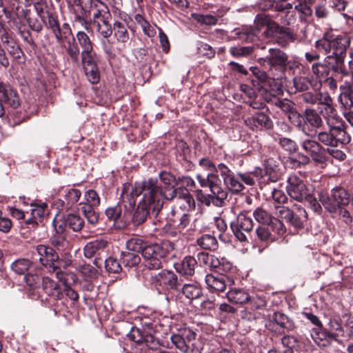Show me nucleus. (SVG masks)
<instances>
[{"mask_svg":"<svg viewBox=\"0 0 353 353\" xmlns=\"http://www.w3.org/2000/svg\"><path fill=\"white\" fill-rule=\"evenodd\" d=\"M34 256H37L39 262L45 267L49 268L53 272H56L57 277L61 279L63 273L59 270L55 263L59 259L57 252L51 247L44 245H39L33 252Z\"/></svg>","mask_w":353,"mask_h":353,"instance_id":"10","label":"nucleus"},{"mask_svg":"<svg viewBox=\"0 0 353 353\" xmlns=\"http://www.w3.org/2000/svg\"><path fill=\"white\" fill-rule=\"evenodd\" d=\"M48 27L52 30L53 32L55 39H57V35H60L59 34V23L57 17L54 16L52 14H48Z\"/></svg>","mask_w":353,"mask_h":353,"instance_id":"54","label":"nucleus"},{"mask_svg":"<svg viewBox=\"0 0 353 353\" xmlns=\"http://www.w3.org/2000/svg\"><path fill=\"white\" fill-rule=\"evenodd\" d=\"M310 74V87L314 92H310V112H321V115L332 114L334 108L332 99L325 90H322V83L325 81L331 90H335L337 83L332 77L327 78L328 68L325 65L315 63L312 67Z\"/></svg>","mask_w":353,"mask_h":353,"instance_id":"3","label":"nucleus"},{"mask_svg":"<svg viewBox=\"0 0 353 353\" xmlns=\"http://www.w3.org/2000/svg\"><path fill=\"white\" fill-rule=\"evenodd\" d=\"M79 272L88 278H95L98 275V271L96 268L90 264H84L79 266Z\"/></svg>","mask_w":353,"mask_h":353,"instance_id":"56","label":"nucleus"},{"mask_svg":"<svg viewBox=\"0 0 353 353\" xmlns=\"http://www.w3.org/2000/svg\"><path fill=\"white\" fill-rule=\"evenodd\" d=\"M254 48L251 46L244 47H231L230 48V54L235 57H247L253 52Z\"/></svg>","mask_w":353,"mask_h":353,"instance_id":"50","label":"nucleus"},{"mask_svg":"<svg viewBox=\"0 0 353 353\" xmlns=\"http://www.w3.org/2000/svg\"><path fill=\"white\" fill-rule=\"evenodd\" d=\"M270 225L260 226L256 230L257 237L261 241H272L274 237L272 235Z\"/></svg>","mask_w":353,"mask_h":353,"instance_id":"47","label":"nucleus"},{"mask_svg":"<svg viewBox=\"0 0 353 353\" xmlns=\"http://www.w3.org/2000/svg\"><path fill=\"white\" fill-rule=\"evenodd\" d=\"M81 193L80 190L74 188H69L65 190L63 206L66 209L71 208L79 200Z\"/></svg>","mask_w":353,"mask_h":353,"instance_id":"33","label":"nucleus"},{"mask_svg":"<svg viewBox=\"0 0 353 353\" xmlns=\"http://www.w3.org/2000/svg\"><path fill=\"white\" fill-rule=\"evenodd\" d=\"M319 114L321 112H310V125L315 127V130L310 129V157L317 168L315 171L319 172L326 165V151L321 147L317 141L325 145L336 147V141H334L332 132L328 133L321 130L323 121Z\"/></svg>","mask_w":353,"mask_h":353,"instance_id":"4","label":"nucleus"},{"mask_svg":"<svg viewBox=\"0 0 353 353\" xmlns=\"http://www.w3.org/2000/svg\"><path fill=\"white\" fill-rule=\"evenodd\" d=\"M226 296L230 302L234 304H244L250 300L248 293L242 289L233 288L228 292Z\"/></svg>","mask_w":353,"mask_h":353,"instance_id":"28","label":"nucleus"},{"mask_svg":"<svg viewBox=\"0 0 353 353\" xmlns=\"http://www.w3.org/2000/svg\"><path fill=\"white\" fill-rule=\"evenodd\" d=\"M270 228L279 234H282L285 232V228L282 221L277 219H272L270 224Z\"/></svg>","mask_w":353,"mask_h":353,"instance_id":"64","label":"nucleus"},{"mask_svg":"<svg viewBox=\"0 0 353 353\" xmlns=\"http://www.w3.org/2000/svg\"><path fill=\"white\" fill-rule=\"evenodd\" d=\"M63 49L65 50L71 61L76 63H79V57L80 53L78 44L76 43L75 38L73 36L62 39L61 41H57Z\"/></svg>","mask_w":353,"mask_h":353,"instance_id":"24","label":"nucleus"},{"mask_svg":"<svg viewBox=\"0 0 353 353\" xmlns=\"http://www.w3.org/2000/svg\"><path fill=\"white\" fill-rule=\"evenodd\" d=\"M349 3L345 0H332V6L333 8L336 9L339 12L345 11L347 9V13H343V16L346 19H351V16L350 14L352 13L350 10L348 8Z\"/></svg>","mask_w":353,"mask_h":353,"instance_id":"49","label":"nucleus"},{"mask_svg":"<svg viewBox=\"0 0 353 353\" xmlns=\"http://www.w3.org/2000/svg\"><path fill=\"white\" fill-rule=\"evenodd\" d=\"M78 7V10H77L75 8H72L71 10L73 14V22L74 23H79L81 26H84L86 30L88 29V24H90V22H88L84 17V14L85 13V9L82 6V5H80Z\"/></svg>","mask_w":353,"mask_h":353,"instance_id":"42","label":"nucleus"},{"mask_svg":"<svg viewBox=\"0 0 353 353\" xmlns=\"http://www.w3.org/2000/svg\"><path fill=\"white\" fill-rule=\"evenodd\" d=\"M143 194L133 216V223L139 225L145 221L147 217L153 214L157 215L162 208L161 188L157 179L150 178L141 183L125 184L121 199L125 208L131 210L136 203V197Z\"/></svg>","mask_w":353,"mask_h":353,"instance_id":"1","label":"nucleus"},{"mask_svg":"<svg viewBox=\"0 0 353 353\" xmlns=\"http://www.w3.org/2000/svg\"><path fill=\"white\" fill-rule=\"evenodd\" d=\"M181 334L184 338L186 343L190 345L189 347H190L191 351L198 350V347L194 342L196 340V334L194 331L190 329H185Z\"/></svg>","mask_w":353,"mask_h":353,"instance_id":"51","label":"nucleus"},{"mask_svg":"<svg viewBox=\"0 0 353 353\" xmlns=\"http://www.w3.org/2000/svg\"><path fill=\"white\" fill-rule=\"evenodd\" d=\"M181 291L185 296L191 301L199 299L203 296L201 288L195 283L183 285Z\"/></svg>","mask_w":353,"mask_h":353,"instance_id":"32","label":"nucleus"},{"mask_svg":"<svg viewBox=\"0 0 353 353\" xmlns=\"http://www.w3.org/2000/svg\"><path fill=\"white\" fill-rule=\"evenodd\" d=\"M121 260L125 267L132 268L140 263L141 258L138 254L126 252H122Z\"/></svg>","mask_w":353,"mask_h":353,"instance_id":"39","label":"nucleus"},{"mask_svg":"<svg viewBox=\"0 0 353 353\" xmlns=\"http://www.w3.org/2000/svg\"><path fill=\"white\" fill-rule=\"evenodd\" d=\"M199 163L200 166L208 171H210V172L217 173L219 163L215 165L214 163L208 158H203L200 159Z\"/></svg>","mask_w":353,"mask_h":353,"instance_id":"59","label":"nucleus"},{"mask_svg":"<svg viewBox=\"0 0 353 353\" xmlns=\"http://www.w3.org/2000/svg\"><path fill=\"white\" fill-rule=\"evenodd\" d=\"M8 51L9 54L14 60H20L21 57L23 55V52L21 50V48L18 45L14 43L9 46V48H8Z\"/></svg>","mask_w":353,"mask_h":353,"instance_id":"63","label":"nucleus"},{"mask_svg":"<svg viewBox=\"0 0 353 353\" xmlns=\"http://www.w3.org/2000/svg\"><path fill=\"white\" fill-rule=\"evenodd\" d=\"M272 197L275 203L279 205L284 204L288 201L285 194L281 190L274 188L272 192Z\"/></svg>","mask_w":353,"mask_h":353,"instance_id":"60","label":"nucleus"},{"mask_svg":"<svg viewBox=\"0 0 353 353\" xmlns=\"http://www.w3.org/2000/svg\"><path fill=\"white\" fill-rule=\"evenodd\" d=\"M294 40L295 34L289 28L284 27L281 28V30L275 39L276 42L282 47L287 46L290 42H293Z\"/></svg>","mask_w":353,"mask_h":353,"instance_id":"35","label":"nucleus"},{"mask_svg":"<svg viewBox=\"0 0 353 353\" xmlns=\"http://www.w3.org/2000/svg\"><path fill=\"white\" fill-rule=\"evenodd\" d=\"M253 216L257 222L263 225H270L272 221L271 214L261 208H257Z\"/></svg>","mask_w":353,"mask_h":353,"instance_id":"43","label":"nucleus"},{"mask_svg":"<svg viewBox=\"0 0 353 353\" xmlns=\"http://www.w3.org/2000/svg\"><path fill=\"white\" fill-rule=\"evenodd\" d=\"M41 278L37 274H28L24 276V280L28 285L33 289L40 288Z\"/></svg>","mask_w":353,"mask_h":353,"instance_id":"57","label":"nucleus"},{"mask_svg":"<svg viewBox=\"0 0 353 353\" xmlns=\"http://www.w3.org/2000/svg\"><path fill=\"white\" fill-rule=\"evenodd\" d=\"M105 268L108 272L119 273L121 270V263L114 258L109 257L105 261Z\"/></svg>","mask_w":353,"mask_h":353,"instance_id":"52","label":"nucleus"},{"mask_svg":"<svg viewBox=\"0 0 353 353\" xmlns=\"http://www.w3.org/2000/svg\"><path fill=\"white\" fill-rule=\"evenodd\" d=\"M294 208L296 210V218H294V214L292 210L288 207H277L279 216L294 225L295 227L301 228L303 226V222L306 221L307 219V213L301 205L294 204Z\"/></svg>","mask_w":353,"mask_h":353,"instance_id":"18","label":"nucleus"},{"mask_svg":"<svg viewBox=\"0 0 353 353\" xmlns=\"http://www.w3.org/2000/svg\"><path fill=\"white\" fill-rule=\"evenodd\" d=\"M196 179L202 188H209L213 203L222 205L228 198V191L236 194L243 190L244 185L239 179V172L235 173L223 163H219L217 173L210 172L207 176L197 174Z\"/></svg>","mask_w":353,"mask_h":353,"instance_id":"2","label":"nucleus"},{"mask_svg":"<svg viewBox=\"0 0 353 353\" xmlns=\"http://www.w3.org/2000/svg\"><path fill=\"white\" fill-rule=\"evenodd\" d=\"M59 34L57 35V41H61L62 39H67L72 35V32L70 25L68 23H64L62 27L59 26Z\"/></svg>","mask_w":353,"mask_h":353,"instance_id":"62","label":"nucleus"},{"mask_svg":"<svg viewBox=\"0 0 353 353\" xmlns=\"http://www.w3.org/2000/svg\"><path fill=\"white\" fill-rule=\"evenodd\" d=\"M288 56L285 52L278 48H270L268 54L264 57L259 58L258 62L265 67L284 68L286 65Z\"/></svg>","mask_w":353,"mask_h":353,"instance_id":"20","label":"nucleus"},{"mask_svg":"<svg viewBox=\"0 0 353 353\" xmlns=\"http://www.w3.org/2000/svg\"><path fill=\"white\" fill-rule=\"evenodd\" d=\"M81 210L88 223L95 225L98 223L99 214L97 211V207H92L88 205H81Z\"/></svg>","mask_w":353,"mask_h":353,"instance_id":"36","label":"nucleus"},{"mask_svg":"<svg viewBox=\"0 0 353 353\" xmlns=\"http://www.w3.org/2000/svg\"><path fill=\"white\" fill-rule=\"evenodd\" d=\"M105 215L108 220L113 222L115 227L121 228L124 225L123 216L122 215V208L119 205L108 208L105 210Z\"/></svg>","mask_w":353,"mask_h":353,"instance_id":"30","label":"nucleus"},{"mask_svg":"<svg viewBox=\"0 0 353 353\" xmlns=\"http://www.w3.org/2000/svg\"><path fill=\"white\" fill-rule=\"evenodd\" d=\"M147 243L144 242L142 239L134 237L128 240L126 242V248L128 250V252H141L143 254V250L146 247Z\"/></svg>","mask_w":353,"mask_h":353,"instance_id":"40","label":"nucleus"},{"mask_svg":"<svg viewBox=\"0 0 353 353\" xmlns=\"http://www.w3.org/2000/svg\"><path fill=\"white\" fill-rule=\"evenodd\" d=\"M289 185L287 186L288 193L290 196L301 204L305 209L309 203V190L306 185L300 181L296 176H291L288 178Z\"/></svg>","mask_w":353,"mask_h":353,"instance_id":"15","label":"nucleus"},{"mask_svg":"<svg viewBox=\"0 0 353 353\" xmlns=\"http://www.w3.org/2000/svg\"><path fill=\"white\" fill-rule=\"evenodd\" d=\"M276 105L288 114V118L292 124L301 130L304 134H307V131L309 130L307 123L308 120L307 112L309 110L307 108L305 110V117H303L294 110L292 103L289 100H279Z\"/></svg>","mask_w":353,"mask_h":353,"instance_id":"11","label":"nucleus"},{"mask_svg":"<svg viewBox=\"0 0 353 353\" xmlns=\"http://www.w3.org/2000/svg\"><path fill=\"white\" fill-rule=\"evenodd\" d=\"M65 219L68 227L74 232L80 231L84 225L83 219L79 215L70 214L65 217Z\"/></svg>","mask_w":353,"mask_h":353,"instance_id":"37","label":"nucleus"},{"mask_svg":"<svg viewBox=\"0 0 353 353\" xmlns=\"http://www.w3.org/2000/svg\"><path fill=\"white\" fill-rule=\"evenodd\" d=\"M172 216L170 217V221L172 222L174 226H177V230L181 232L186 227L188 226L190 222L189 214L186 213H181L180 212H172Z\"/></svg>","mask_w":353,"mask_h":353,"instance_id":"31","label":"nucleus"},{"mask_svg":"<svg viewBox=\"0 0 353 353\" xmlns=\"http://www.w3.org/2000/svg\"><path fill=\"white\" fill-rule=\"evenodd\" d=\"M330 114H325L323 117L326 119L329 130L332 132L333 139L336 141V147L339 144L346 145L349 143L351 141V137L345 130L344 125L339 117L335 114L333 115Z\"/></svg>","mask_w":353,"mask_h":353,"instance_id":"14","label":"nucleus"},{"mask_svg":"<svg viewBox=\"0 0 353 353\" xmlns=\"http://www.w3.org/2000/svg\"><path fill=\"white\" fill-rule=\"evenodd\" d=\"M144 277L145 282L154 285L156 288L158 285H165L172 290H178L180 285L177 276L171 271L162 270L159 274L154 275L148 272L145 274Z\"/></svg>","mask_w":353,"mask_h":353,"instance_id":"13","label":"nucleus"},{"mask_svg":"<svg viewBox=\"0 0 353 353\" xmlns=\"http://www.w3.org/2000/svg\"><path fill=\"white\" fill-rule=\"evenodd\" d=\"M168 201L176 200V202L185 209L192 210L195 207V201L189 191L184 188H173L172 190L161 191V198Z\"/></svg>","mask_w":353,"mask_h":353,"instance_id":"17","label":"nucleus"},{"mask_svg":"<svg viewBox=\"0 0 353 353\" xmlns=\"http://www.w3.org/2000/svg\"><path fill=\"white\" fill-rule=\"evenodd\" d=\"M196 261L192 256H185L181 261L175 263L176 270L183 276H192L194 273Z\"/></svg>","mask_w":353,"mask_h":353,"instance_id":"26","label":"nucleus"},{"mask_svg":"<svg viewBox=\"0 0 353 353\" xmlns=\"http://www.w3.org/2000/svg\"><path fill=\"white\" fill-rule=\"evenodd\" d=\"M192 17L196 22L207 26L215 25L218 21L216 17L211 14L193 13L192 14Z\"/></svg>","mask_w":353,"mask_h":353,"instance_id":"45","label":"nucleus"},{"mask_svg":"<svg viewBox=\"0 0 353 353\" xmlns=\"http://www.w3.org/2000/svg\"><path fill=\"white\" fill-rule=\"evenodd\" d=\"M341 105L346 110L345 111L350 110L353 108V100L351 97V94L349 93H341L339 98Z\"/></svg>","mask_w":353,"mask_h":353,"instance_id":"61","label":"nucleus"},{"mask_svg":"<svg viewBox=\"0 0 353 353\" xmlns=\"http://www.w3.org/2000/svg\"><path fill=\"white\" fill-rule=\"evenodd\" d=\"M32 264V263L27 259H19L12 263L11 268L18 274H25Z\"/></svg>","mask_w":353,"mask_h":353,"instance_id":"38","label":"nucleus"},{"mask_svg":"<svg viewBox=\"0 0 353 353\" xmlns=\"http://www.w3.org/2000/svg\"><path fill=\"white\" fill-rule=\"evenodd\" d=\"M295 8L299 12H300V18L301 20L306 21L309 12L307 0H300L299 4L295 6Z\"/></svg>","mask_w":353,"mask_h":353,"instance_id":"55","label":"nucleus"},{"mask_svg":"<svg viewBox=\"0 0 353 353\" xmlns=\"http://www.w3.org/2000/svg\"><path fill=\"white\" fill-rule=\"evenodd\" d=\"M108 243L103 239H97L88 243L84 248V255L86 258L90 259L96 254H99L100 252L107 247Z\"/></svg>","mask_w":353,"mask_h":353,"instance_id":"27","label":"nucleus"},{"mask_svg":"<svg viewBox=\"0 0 353 353\" xmlns=\"http://www.w3.org/2000/svg\"><path fill=\"white\" fill-rule=\"evenodd\" d=\"M41 285L48 295H54V292L57 290L58 284L49 277H43L41 279Z\"/></svg>","mask_w":353,"mask_h":353,"instance_id":"48","label":"nucleus"},{"mask_svg":"<svg viewBox=\"0 0 353 353\" xmlns=\"http://www.w3.org/2000/svg\"><path fill=\"white\" fill-rule=\"evenodd\" d=\"M171 341L183 353L191 352L190 347H189L190 345L186 343L181 334L172 335Z\"/></svg>","mask_w":353,"mask_h":353,"instance_id":"44","label":"nucleus"},{"mask_svg":"<svg viewBox=\"0 0 353 353\" xmlns=\"http://www.w3.org/2000/svg\"><path fill=\"white\" fill-rule=\"evenodd\" d=\"M197 244L203 250H215L218 248V241L211 234H203L199 237Z\"/></svg>","mask_w":353,"mask_h":353,"instance_id":"34","label":"nucleus"},{"mask_svg":"<svg viewBox=\"0 0 353 353\" xmlns=\"http://www.w3.org/2000/svg\"><path fill=\"white\" fill-rule=\"evenodd\" d=\"M294 85L299 91L307 90L309 88V79L305 77H296L294 79Z\"/></svg>","mask_w":353,"mask_h":353,"instance_id":"58","label":"nucleus"},{"mask_svg":"<svg viewBox=\"0 0 353 353\" xmlns=\"http://www.w3.org/2000/svg\"><path fill=\"white\" fill-rule=\"evenodd\" d=\"M350 44V38L347 35L338 36L335 39L328 41L319 39L316 42L315 48L319 51L318 54H310V61L319 58L321 55H326L327 58H334L336 65H343L346 57V52Z\"/></svg>","mask_w":353,"mask_h":353,"instance_id":"5","label":"nucleus"},{"mask_svg":"<svg viewBox=\"0 0 353 353\" xmlns=\"http://www.w3.org/2000/svg\"><path fill=\"white\" fill-rule=\"evenodd\" d=\"M85 201L79 203L80 205H88L92 207H99L100 204V198L97 192L93 190H88L84 195Z\"/></svg>","mask_w":353,"mask_h":353,"instance_id":"41","label":"nucleus"},{"mask_svg":"<svg viewBox=\"0 0 353 353\" xmlns=\"http://www.w3.org/2000/svg\"><path fill=\"white\" fill-rule=\"evenodd\" d=\"M50 242L58 251H63L69 247V242L62 234H57L53 236Z\"/></svg>","mask_w":353,"mask_h":353,"instance_id":"46","label":"nucleus"},{"mask_svg":"<svg viewBox=\"0 0 353 353\" xmlns=\"http://www.w3.org/2000/svg\"><path fill=\"white\" fill-rule=\"evenodd\" d=\"M230 228L235 237L241 242L248 241L254 223L251 217L240 213L235 220L230 223Z\"/></svg>","mask_w":353,"mask_h":353,"instance_id":"12","label":"nucleus"},{"mask_svg":"<svg viewBox=\"0 0 353 353\" xmlns=\"http://www.w3.org/2000/svg\"><path fill=\"white\" fill-rule=\"evenodd\" d=\"M90 8L93 11L90 25L97 34L103 39L109 38L113 30L111 24L112 14L108 6L100 0H90Z\"/></svg>","mask_w":353,"mask_h":353,"instance_id":"6","label":"nucleus"},{"mask_svg":"<svg viewBox=\"0 0 353 353\" xmlns=\"http://www.w3.org/2000/svg\"><path fill=\"white\" fill-rule=\"evenodd\" d=\"M197 258L200 263H203L212 270H216L217 272H227L232 268V263L225 258H219L206 252H199L197 254Z\"/></svg>","mask_w":353,"mask_h":353,"instance_id":"19","label":"nucleus"},{"mask_svg":"<svg viewBox=\"0 0 353 353\" xmlns=\"http://www.w3.org/2000/svg\"><path fill=\"white\" fill-rule=\"evenodd\" d=\"M112 30L117 41L119 43H123L125 46L130 41V34L127 26L121 21H117L114 23Z\"/></svg>","mask_w":353,"mask_h":353,"instance_id":"29","label":"nucleus"},{"mask_svg":"<svg viewBox=\"0 0 353 353\" xmlns=\"http://www.w3.org/2000/svg\"><path fill=\"white\" fill-rule=\"evenodd\" d=\"M205 283L208 288L218 292H223L232 280L223 273L210 274L205 276Z\"/></svg>","mask_w":353,"mask_h":353,"instance_id":"22","label":"nucleus"},{"mask_svg":"<svg viewBox=\"0 0 353 353\" xmlns=\"http://www.w3.org/2000/svg\"><path fill=\"white\" fill-rule=\"evenodd\" d=\"M319 198L324 208L332 214H336L339 208L347 205L350 202L349 193L342 188L332 189L330 196L320 193Z\"/></svg>","mask_w":353,"mask_h":353,"instance_id":"9","label":"nucleus"},{"mask_svg":"<svg viewBox=\"0 0 353 353\" xmlns=\"http://www.w3.org/2000/svg\"><path fill=\"white\" fill-rule=\"evenodd\" d=\"M245 123L252 130L270 129L272 121L270 118L263 112H258L252 117L245 119Z\"/></svg>","mask_w":353,"mask_h":353,"instance_id":"23","label":"nucleus"},{"mask_svg":"<svg viewBox=\"0 0 353 353\" xmlns=\"http://www.w3.org/2000/svg\"><path fill=\"white\" fill-rule=\"evenodd\" d=\"M81 59L87 79L92 84L99 83L100 80V73L96 54L81 58Z\"/></svg>","mask_w":353,"mask_h":353,"instance_id":"21","label":"nucleus"},{"mask_svg":"<svg viewBox=\"0 0 353 353\" xmlns=\"http://www.w3.org/2000/svg\"><path fill=\"white\" fill-rule=\"evenodd\" d=\"M77 42L82 50L81 58L95 55L93 50V43L89 36L83 31H79L76 34Z\"/></svg>","mask_w":353,"mask_h":353,"instance_id":"25","label":"nucleus"},{"mask_svg":"<svg viewBox=\"0 0 353 353\" xmlns=\"http://www.w3.org/2000/svg\"><path fill=\"white\" fill-rule=\"evenodd\" d=\"M33 208L31 210V215L38 221H41L45 213L47 204L41 203V205H32Z\"/></svg>","mask_w":353,"mask_h":353,"instance_id":"53","label":"nucleus"},{"mask_svg":"<svg viewBox=\"0 0 353 353\" xmlns=\"http://www.w3.org/2000/svg\"><path fill=\"white\" fill-rule=\"evenodd\" d=\"M19 104L17 92L10 85L0 82V117L9 112V107L17 108Z\"/></svg>","mask_w":353,"mask_h":353,"instance_id":"16","label":"nucleus"},{"mask_svg":"<svg viewBox=\"0 0 353 353\" xmlns=\"http://www.w3.org/2000/svg\"><path fill=\"white\" fill-rule=\"evenodd\" d=\"M254 25L255 29H251L245 32H239V39L248 42H254L256 37V32H259L261 28H265L263 33L264 36L268 39L272 38L275 39L282 28L265 14H257L254 20Z\"/></svg>","mask_w":353,"mask_h":353,"instance_id":"7","label":"nucleus"},{"mask_svg":"<svg viewBox=\"0 0 353 353\" xmlns=\"http://www.w3.org/2000/svg\"><path fill=\"white\" fill-rule=\"evenodd\" d=\"M173 246L170 242L161 244L154 243L146 245L143 250L144 265L150 270H158L162 268L163 262Z\"/></svg>","mask_w":353,"mask_h":353,"instance_id":"8","label":"nucleus"}]
</instances>
